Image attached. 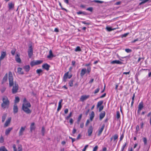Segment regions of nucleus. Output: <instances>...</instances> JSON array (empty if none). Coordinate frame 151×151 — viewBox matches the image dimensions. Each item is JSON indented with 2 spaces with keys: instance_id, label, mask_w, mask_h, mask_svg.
I'll use <instances>...</instances> for the list:
<instances>
[{
  "instance_id": "nucleus-1",
  "label": "nucleus",
  "mask_w": 151,
  "mask_h": 151,
  "mask_svg": "<svg viewBox=\"0 0 151 151\" xmlns=\"http://www.w3.org/2000/svg\"><path fill=\"white\" fill-rule=\"evenodd\" d=\"M9 87H11L13 86L12 89V93L13 94L16 93L17 92L18 89V85L16 82L14 83L12 74V72L11 71H9Z\"/></svg>"
},
{
  "instance_id": "nucleus-2",
  "label": "nucleus",
  "mask_w": 151,
  "mask_h": 151,
  "mask_svg": "<svg viewBox=\"0 0 151 151\" xmlns=\"http://www.w3.org/2000/svg\"><path fill=\"white\" fill-rule=\"evenodd\" d=\"M31 106L30 103L27 101L25 98H24L22 106V110L26 113L30 114L31 112V111L28 108L30 107Z\"/></svg>"
},
{
  "instance_id": "nucleus-3",
  "label": "nucleus",
  "mask_w": 151,
  "mask_h": 151,
  "mask_svg": "<svg viewBox=\"0 0 151 151\" xmlns=\"http://www.w3.org/2000/svg\"><path fill=\"white\" fill-rule=\"evenodd\" d=\"M3 103L1 104V107L3 109L8 108L10 102L8 98L6 96L3 97L2 98Z\"/></svg>"
},
{
  "instance_id": "nucleus-4",
  "label": "nucleus",
  "mask_w": 151,
  "mask_h": 151,
  "mask_svg": "<svg viewBox=\"0 0 151 151\" xmlns=\"http://www.w3.org/2000/svg\"><path fill=\"white\" fill-rule=\"evenodd\" d=\"M28 53L29 57V58H31L33 54V49L32 45L31 44L29 45Z\"/></svg>"
},
{
  "instance_id": "nucleus-5",
  "label": "nucleus",
  "mask_w": 151,
  "mask_h": 151,
  "mask_svg": "<svg viewBox=\"0 0 151 151\" xmlns=\"http://www.w3.org/2000/svg\"><path fill=\"white\" fill-rule=\"evenodd\" d=\"M144 107L143 102H141L139 103L138 105V109H137V113L139 114L140 112Z\"/></svg>"
},
{
  "instance_id": "nucleus-6",
  "label": "nucleus",
  "mask_w": 151,
  "mask_h": 151,
  "mask_svg": "<svg viewBox=\"0 0 151 151\" xmlns=\"http://www.w3.org/2000/svg\"><path fill=\"white\" fill-rule=\"evenodd\" d=\"M11 120V118L9 117L6 120L5 123L4 125V127L5 128L8 127L10 124Z\"/></svg>"
},
{
  "instance_id": "nucleus-7",
  "label": "nucleus",
  "mask_w": 151,
  "mask_h": 151,
  "mask_svg": "<svg viewBox=\"0 0 151 151\" xmlns=\"http://www.w3.org/2000/svg\"><path fill=\"white\" fill-rule=\"evenodd\" d=\"M25 126L24 127H21L19 132V136H22L23 134V132L25 130Z\"/></svg>"
},
{
  "instance_id": "nucleus-8",
  "label": "nucleus",
  "mask_w": 151,
  "mask_h": 151,
  "mask_svg": "<svg viewBox=\"0 0 151 151\" xmlns=\"http://www.w3.org/2000/svg\"><path fill=\"white\" fill-rule=\"evenodd\" d=\"M68 74H69V72H67L65 73L64 76H63V79L65 81V80H66L68 78L69 79H70L71 78V77L72 76V75H70L69 76H68Z\"/></svg>"
},
{
  "instance_id": "nucleus-9",
  "label": "nucleus",
  "mask_w": 151,
  "mask_h": 151,
  "mask_svg": "<svg viewBox=\"0 0 151 151\" xmlns=\"http://www.w3.org/2000/svg\"><path fill=\"white\" fill-rule=\"evenodd\" d=\"M93 131V128L92 126L89 127L87 130V133L88 136L91 135L92 132Z\"/></svg>"
},
{
  "instance_id": "nucleus-10",
  "label": "nucleus",
  "mask_w": 151,
  "mask_h": 151,
  "mask_svg": "<svg viewBox=\"0 0 151 151\" xmlns=\"http://www.w3.org/2000/svg\"><path fill=\"white\" fill-rule=\"evenodd\" d=\"M6 55V52H1V55L0 57V63H1V60L5 58Z\"/></svg>"
},
{
  "instance_id": "nucleus-11",
  "label": "nucleus",
  "mask_w": 151,
  "mask_h": 151,
  "mask_svg": "<svg viewBox=\"0 0 151 151\" xmlns=\"http://www.w3.org/2000/svg\"><path fill=\"white\" fill-rule=\"evenodd\" d=\"M13 129V127H9L6 129L5 134L6 136L8 135L10 133L11 131Z\"/></svg>"
},
{
  "instance_id": "nucleus-12",
  "label": "nucleus",
  "mask_w": 151,
  "mask_h": 151,
  "mask_svg": "<svg viewBox=\"0 0 151 151\" xmlns=\"http://www.w3.org/2000/svg\"><path fill=\"white\" fill-rule=\"evenodd\" d=\"M14 4L12 2H10L8 4V7L9 10H10L14 8Z\"/></svg>"
},
{
  "instance_id": "nucleus-13",
  "label": "nucleus",
  "mask_w": 151,
  "mask_h": 151,
  "mask_svg": "<svg viewBox=\"0 0 151 151\" xmlns=\"http://www.w3.org/2000/svg\"><path fill=\"white\" fill-rule=\"evenodd\" d=\"M55 56L53 55L52 50H50L49 51V54L47 56V58L48 59H51Z\"/></svg>"
},
{
  "instance_id": "nucleus-14",
  "label": "nucleus",
  "mask_w": 151,
  "mask_h": 151,
  "mask_svg": "<svg viewBox=\"0 0 151 151\" xmlns=\"http://www.w3.org/2000/svg\"><path fill=\"white\" fill-rule=\"evenodd\" d=\"M105 127V124H103L102 125L101 127V128L100 129H99V131H98V136H99L102 133V131L104 130V128Z\"/></svg>"
},
{
  "instance_id": "nucleus-15",
  "label": "nucleus",
  "mask_w": 151,
  "mask_h": 151,
  "mask_svg": "<svg viewBox=\"0 0 151 151\" xmlns=\"http://www.w3.org/2000/svg\"><path fill=\"white\" fill-rule=\"evenodd\" d=\"M50 67V65L47 63L44 64L42 65V68L47 70H49Z\"/></svg>"
},
{
  "instance_id": "nucleus-16",
  "label": "nucleus",
  "mask_w": 151,
  "mask_h": 151,
  "mask_svg": "<svg viewBox=\"0 0 151 151\" xmlns=\"http://www.w3.org/2000/svg\"><path fill=\"white\" fill-rule=\"evenodd\" d=\"M18 109L17 105L16 104H14L13 107V112L14 114L18 112Z\"/></svg>"
},
{
  "instance_id": "nucleus-17",
  "label": "nucleus",
  "mask_w": 151,
  "mask_h": 151,
  "mask_svg": "<svg viewBox=\"0 0 151 151\" xmlns=\"http://www.w3.org/2000/svg\"><path fill=\"white\" fill-rule=\"evenodd\" d=\"M111 63L113 64L115 63L118 64H122L123 63L122 62H120V61L118 60H114L112 61L111 62Z\"/></svg>"
},
{
  "instance_id": "nucleus-18",
  "label": "nucleus",
  "mask_w": 151,
  "mask_h": 151,
  "mask_svg": "<svg viewBox=\"0 0 151 151\" xmlns=\"http://www.w3.org/2000/svg\"><path fill=\"white\" fill-rule=\"evenodd\" d=\"M63 101V99H61L60 101H59V103H58V107L57 108V111H59L60 110V109L62 107V105H61V103Z\"/></svg>"
},
{
  "instance_id": "nucleus-19",
  "label": "nucleus",
  "mask_w": 151,
  "mask_h": 151,
  "mask_svg": "<svg viewBox=\"0 0 151 151\" xmlns=\"http://www.w3.org/2000/svg\"><path fill=\"white\" fill-rule=\"evenodd\" d=\"M105 111H103L99 115V118L100 120H101L104 117L105 115Z\"/></svg>"
},
{
  "instance_id": "nucleus-20",
  "label": "nucleus",
  "mask_w": 151,
  "mask_h": 151,
  "mask_svg": "<svg viewBox=\"0 0 151 151\" xmlns=\"http://www.w3.org/2000/svg\"><path fill=\"white\" fill-rule=\"evenodd\" d=\"M15 60L18 63H20L21 62V60L19 58V54H17L16 56Z\"/></svg>"
},
{
  "instance_id": "nucleus-21",
  "label": "nucleus",
  "mask_w": 151,
  "mask_h": 151,
  "mask_svg": "<svg viewBox=\"0 0 151 151\" xmlns=\"http://www.w3.org/2000/svg\"><path fill=\"white\" fill-rule=\"evenodd\" d=\"M8 77V75L7 73H6L1 83L2 84L4 83L7 80Z\"/></svg>"
},
{
  "instance_id": "nucleus-22",
  "label": "nucleus",
  "mask_w": 151,
  "mask_h": 151,
  "mask_svg": "<svg viewBox=\"0 0 151 151\" xmlns=\"http://www.w3.org/2000/svg\"><path fill=\"white\" fill-rule=\"evenodd\" d=\"M89 64H86V66H87V70L86 69V73L87 72L88 73H89L90 72L91 70V68L89 66Z\"/></svg>"
},
{
  "instance_id": "nucleus-23",
  "label": "nucleus",
  "mask_w": 151,
  "mask_h": 151,
  "mask_svg": "<svg viewBox=\"0 0 151 151\" xmlns=\"http://www.w3.org/2000/svg\"><path fill=\"white\" fill-rule=\"evenodd\" d=\"M23 68L25 70L26 72H28L30 68V67L29 65H26L24 66L23 67Z\"/></svg>"
},
{
  "instance_id": "nucleus-24",
  "label": "nucleus",
  "mask_w": 151,
  "mask_h": 151,
  "mask_svg": "<svg viewBox=\"0 0 151 151\" xmlns=\"http://www.w3.org/2000/svg\"><path fill=\"white\" fill-rule=\"evenodd\" d=\"M95 115L93 111H92L91 114H90V120L91 121H92Z\"/></svg>"
},
{
  "instance_id": "nucleus-25",
  "label": "nucleus",
  "mask_w": 151,
  "mask_h": 151,
  "mask_svg": "<svg viewBox=\"0 0 151 151\" xmlns=\"http://www.w3.org/2000/svg\"><path fill=\"white\" fill-rule=\"evenodd\" d=\"M35 123H32L30 126V131L32 132V130L35 129Z\"/></svg>"
},
{
  "instance_id": "nucleus-26",
  "label": "nucleus",
  "mask_w": 151,
  "mask_h": 151,
  "mask_svg": "<svg viewBox=\"0 0 151 151\" xmlns=\"http://www.w3.org/2000/svg\"><path fill=\"white\" fill-rule=\"evenodd\" d=\"M85 74V68H83L82 69L80 73L81 76V78H83L84 75Z\"/></svg>"
},
{
  "instance_id": "nucleus-27",
  "label": "nucleus",
  "mask_w": 151,
  "mask_h": 151,
  "mask_svg": "<svg viewBox=\"0 0 151 151\" xmlns=\"http://www.w3.org/2000/svg\"><path fill=\"white\" fill-rule=\"evenodd\" d=\"M17 72L19 74H24V72L22 70V68H17Z\"/></svg>"
},
{
  "instance_id": "nucleus-28",
  "label": "nucleus",
  "mask_w": 151,
  "mask_h": 151,
  "mask_svg": "<svg viewBox=\"0 0 151 151\" xmlns=\"http://www.w3.org/2000/svg\"><path fill=\"white\" fill-rule=\"evenodd\" d=\"M149 0H140L141 1V2L139 3V5H141L143 4H144L145 3L147 2Z\"/></svg>"
},
{
  "instance_id": "nucleus-29",
  "label": "nucleus",
  "mask_w": 151,
  "mask_h": 151,
  "mask_svg": "<svg viewBox=\"0 0 151 151\" xmlns=\"http://www.w3.org/2000/svg\"><path fill=\"white\" fill-rule=\"evenodd\" d=\"M103 101H101L98 102L97 104V108H98V107L100 106H101V105L103 104Z\"/></svg>"
},
{
  "instance_id": "nucleus-30",
  "label": "nucleus",
  "mask_w": 151,
  "mask_h": 151,
  "mask_svg": "<svg viewBox=\"0 0 151 151\" xmlns=\"http://www.w3.org/2000/svg\"><path fill=\"white\" fill-rule=\"evenodd\" d=\"M0 151H8L4 146H2L0 147Z\"/></svg>"
},
{
  "instance_id": "nucleus-31",
  "label": "nucleus",
  "mask_w": 151,
  "mask_h": 151,
  "mask_svg": "<svg viewBox=\"0 0 151 151\" xmlns=\"http://www.w3.org/2000/svg\"><path fill=\"white\" fill-rule=\"evenodd\" d=\"M19 101V98L18 97H16L15 98V100L14 101V104L18 103Z\"/></svg>"
},
{
  "instance_id": "nucleus-32",
  "label": "nucleus",
  "mask_w": 151,
  "mask_h": 151,
  "mask_svg": "<svg viewBox=\"0 0 151 151\" xmlns=\"http://www.w3.org/2000/svg\"><path fill=\"white\" fill-rule=\"evenodd\" d=\"M6 114H4L2 117V122H4L6 118Z\"/></svg>"
},
{
  "instance_id": "nucleus-33",
  "label": "nucleus",
  "mask_w": 151,
  "mask_h": 151,
  "mask_svg": "<svg viewBox=\"0 0 151 151\" xmlns=\"http://www.w3.org/2000/svg\"><path fill=\"white\" fill-rule=\"evenodd\" d=\"M118 137V134H116L114 135L113 136V139L114 141H116V139H117Z\"/></svg>"
},
{
  "instance_id": "nucleus-34",
  "label": "nucleus",
  "mask_w": 151,
  "mask_h": 151,
  "mask_svg": "<svg viewBox=\"0 0 151 151\" xmlns=\"http://www.w3.org/2000/svg\"><path fill=\"white\" fill-rule=\"evenodd\" d=\"M45 129L44 127H42V128L41 133L42 135L43 136H44L45 133Z\"/></svg>"
},
{
  "instance_id": "nucleus-35",
  "label": "nucleus",
  "mask_w": 151,
  "mask_h": 151,
  "mask_svg": "<svg viewBox=\"0 0 151 151\" xmlns=\"http://www.w3.org/2000/svg\"><path fill=\"white\" fill-rule=\"evenodd\" d=\"M120 118V113L119 111H116V118L117 119H119Z\"/></svg>"
},
{
  "instance_id": "nucleus-36",
  "label": "nucleus",
  "mask_w": 151,
  "mask_h": 151,
  "mask_svg": "<svg viewBox=\"0 0 151 151\" xmlns=\"http://www.w3.org/2000/svg\"><path fill=\"white\" fill-rule=\"evenodd\" d=\"M30 65L32 66L37 65L36 61H33L30 63Z\"/></svg>"
},
{
  "instance_id": "nucleus-37",
  "label": "nucleus",
  "mask_w": 151,
  "mask_h": 151,
  "mask_svg": "<svg viewBox=\"0 0 151 151\" xmlns=\"http://www.w3.org/2000/svg\"><path fill=\"white\" fill-rule=\"evenodd\" d=\"M82 114H81L79 116L78 118V120H77V123L79 124V122H80L81 119V118H82Z\"/></svg>"
},
{
  "instance_id": "nucleus-38",
  "label": "nucleus",
  "mask_w": 151,
  "mask_h": 151,
  "mask_svg": "<svg viewBox=\"0 0 151 151\" xmlns=\"http://www.w3.org/2000/svg\"><path fill=\"white\" fill-rule=\"evenodd\" d=\"M106 29L107 30L109 31V32H110V31H111L112 30H114V29H115V28H114V29H112V28H111V27H107L106 28Z\"/></svg>"
},
{
  "instance_id": "nucleus-39",
  "label": "nucleus",
  "mask_w": 151,
  "mask_h": 151,
  "mask_svg": "<svg viewBox=\"0 0 151 151\" xmlns=\"http://www.w3.org/2000/svg\"><path fill=\"white\" fill-rule=\"evenodd\" d=\"M73 80H71L69 82V85L70 87H72L73 86Z\"/></svg>"
},
{
  "instance_id": "nucleus-40",
  "label": "nucleus",
  "mask_w": 151,
  "mask_h": 151,
  "mask_svg": "<svg viewBox=\"0 0 151 151\" xmlns=\"http://www.w3.org/2000/svg\"><path fill=\"white\" fill-rule=\"evenodd\" d=\"M72 113L71 112H70L69 115L65 117L66 119L68 120V119H69L70 117L72 115Z\"/></svg>"
},
{
  "instance_id": "nucleus-41",
  "label": "nucleus",
  "mask_w": 151,
  "mask_h": 151,
  "mask_svg": "<svg viewBox=\"0 0 151 151\" xmlns=\"http://www.w3.org/2000/svg\"><path fill=\"white\" fill-rule=\"evenodd\" d=\"M6 89V88L5 87H2L0 90L1 92L2 93H4Z\"/></svg>"
},
{
  "instance_id": "nucleus-42",
  "label": "nucleus",
  "mask_w": 151,
  "mask_h": 151,
  "mask_svg": "<svg viewBox=\"0 0 151 151\" xmlns=\"http://www.w3.org/2000/svg\"><path fill=\"white\" fill-rule=\"evenodd\" d=\"M81 101H83L85 100V96L83 95L82 96L80 99Z\"/></svg>"
},
{
  "instance_id": "nucleus-43",
  "label": "nucleus",
  "mask_w": 151,
  "mask_h": 151,
  "mask_svg": "<svg viewBox=\"0 0 151 151\" xmlns=\"http://www.w3.org/2000/svg\"><path fill=\"white\" fill-rule=\"evenodd\" d=\"M42 72V70L41 69H37L36 70V72L37 73L39 74V76H40V74Z\"/></svg>"
},
{
  "instance_id": "nucleus-44",
  "label": "nucleus",
  "mask_w": 151,
  "mask_h": 151,
  "mask_svg": "<svg viewBox=\"0 0 151 151\" xmlns=\"http://www.w3.org/2000/svg\"><path fill=\"white\" fill-rule=\"evenodd\" d=\"M16 50L14 48L12 49L11 50V53L13 55H14Z\"/></svg>"
},
{
  "instance_id": "nucleus-45",
  "label": "nucleus",
  "mask_w": 151,
  "mask_h": 151,
  "mask_svg": "<svg viewBox=\"0 0 151 151\" xmlns=\"http://www.w3.org/2000/svg\"><path fill=\"white\" fill-rule=\"evenodd\" d=\"M75 50L76 52L79 51L81 50V49L79 46H77L75 49Z\"/></svg>"
},
{
  "instance_id": "nucleus-46",
  "label": "nucleus",
  "mask_w": 151,
  "mask_h": 151,
  "mask_svg": "<svg viewBox=\"0 0 151 151\" xmlns=\"http://www.w3.org/2000/svg\"><path fill=\"white\" fill-rule=\"evenodd\" d=\"M143 142L145 145H146L147 142V139L146 137H143Z\"/></svg>"
},
{
  "instance_id": "nucleus-47",
  "label": "nucleus",
  "mask_w": 151,
  "mask_h": 151,
  "mask_svg": "<svg viewBox=\"0 0 151 151\" xmlns=\"http://www.w3.org/2000/svg\"><path fill=\"white\" fill-rule=\"evenodd\" d=\"M4 142V138L3 137L1 136L0 138V143H2Z\"/></svg>"
},
{
  "instance_id": "nucleus-48",
  "label": "nucleus",
  "mask_w": 151,
  "mask_h": 151,
  "mask_svg": "<svg viewBox=\"0 0 151 151\" xmlns=\"http://www.w3.org/2000/svg\"><path fill=\"white\" fill-rule=\"evenodd\" d=\"M37 65L40 64L42 62V60H38L36 61Z\"/></svg>"
},
{
  "instance_id": "nucleus-49",
  "label": "nucleus",
  "mask_w": 151,
  "mask_h": 151,
  "mask_svg": "<svg viewBox=\"0 0 151 151\" xmlns=\"http://www.w3.org/2000/svg\"><path fill=\"white\" fill-rule=\"evenodd\" d=\"M86 10H87L91 12H92L93 10V8L92 7H89L88 8H87Z\"/></svg>"
},
{
  "instance_id": "nucleus-50",
  "label": "nucleus",
  "mask_w": 151,
  "mask_h": 151,
  "mask_svg": "<svg viewBox=\"0 0 151 151\" xmlns=\"http://www.w3.org/2000/svg\"><path fill=\"white\" fill-rule=\"evenodd\" d=\"M104 108L103 106H100L99 107V111H101Z\"/></svg>"
},
{
  "instance_id": "nucleus-51",
  "label": "nucleus",
  "mask_w": 151,
  "mask_h": 151,
  "mask_svg": "<svg viewBox=\"0 0 151 151\" xmlns=\"http://www.w3.org/2000/svg\"><path fill=\"white\" fill-rule=\"evenodd\" d=\"M100 90V88H97V89H96V90H95L94 91V93L96 94V93H97L99 91V90Z\"/></svg>"
},
{
  "instance_id": "nucleus-52",
  "label": "nucleus",
  "mask_w": 151,
  "mask_h": 151,
  "mask_svg": "<svg viewBox=\"0 0 151 151\" xmlns=\"http://www.w3.org/2000/svg\"><path fill=\"white\" fill-rule=\"evenodd\" d=\"M125 51L126 52H128V53H129V52H132L131 50L129 49V48H127V49H125Z\"/></svg>"
},
{
  "instance_id": "nucleus-53",
  "label": "nucleus",
  "mask_w": 151,
  "mask_h": 151,
  "mask_svg": "<svg viewBox=\"0 0 151 151\" xmlns=\"http://www.w3.org/2000/svg\"><path fill=\"white\" fill-rule=\"evenodd\" d=\"M94 2L99 3H103L104 2L103 1H98V0H95Z\"/></svg>"
},
{
  "instance_id": "nucleus-54",
  "label": "nucleus",
  "mask_w": 151,
  "mask_h": 151,
  "mask_svg": "<svg viewBox=\"0 0 151 151\" xmlns=\"http://www.w3.org/2000/svg\"><path fill=\"white\" fill-rule=\"evenodd\" d=\"M98 149V146H97V145H96V146L94 147L93 150V151H96V150H97Z\"/></svg>"
},
{
  "instance_id": "nucleus-55",
  "label": "nucleus",
  "mask_w": 151,
  "mask_h": 151,
  "mask_svg": "<svg viewBox=\"0 0 151 151\" xmlns=\"http://www.w3.org/2000/svg\"><path fill=\"white\" fill-rule=\"evenodd\" d=\"M139 126L137 125L136 127V130L137 132L139 130Z\"/></svg>"
},
{
  "instance_id": "nucleus-56",
  "label": "nucleus",
  "mask_w": 151,
  "mask_h": 151,
  "mask_svg": "<svg viewBox=\"0 0 151 151\" xmlns=\"http://www.w3.org/2000/svg\"><path fill=\"white\" fill-rule=\"evenodd\" d=\"M124 137V134H122V135H121L120 137V141H121L122 139Z\"/></svg>"
},
{
  "instance_id": "nucleus-57",
  "label": "nucleus",
  "mask_w": 151,
  "mask_h": 151,
  "mask_svg": "<svg viewBox=\"0 0 151 151\" xmlns=\"http://www.w3.org/2000/svg\"><path fill=\"white\" fill-rule=\"evenodd\" d=\"M126 144H127V143H126L125 144H124L123 145V147H122V151H123L124 149V147H125V146H126Z\"/></svg>"
},
{
  "instance_id": "nucleus-58",
  "label": "nucleus",
  "mask_w": 151,
  "mask_h": 151,
  "mask_svg": "<svg viewBox=\"0 0 151 151\" xmlns=\"http://www.w3.org/2000/svg\"><path fill=\"white\" fill-rule=\"evenodd\" d=\"M129 33H126L125 34H124L122 35V37H126L128 35Z\"/></svg>"
},
{
  "instance_id": "nucleus-59",
  "label": "nucleus",
  "mask_w": 151,
  "mask_h": 151,
  "mask_svg": "<svg viewBox=\"0 0 151 151\" xmlns=\"http://www.w3.org/2000/svg\"><path fill=\"white\" fill-rule=\"evenodd\" d=\"M106 93H104L103 94V95H102L100 97L101 98H102L105 97V96H106Z\"/></svg>"
},
{
  "instance_id": "nucleus-60",
  "label": "nucleus",
  "mask_w": 151,
  "mask_h": 151,
  "mask_svg": "<svg viewBox=\"0 0 151 151\" xmlns=\"http://www.w3.org/2000/svg\"><path fill=\"white\" fill-rule=\"evenodd\" d=\"M68 111V109H66L64 110V112L65 114H67Z\"/></svg>"
},
{
  "instance_id": "nucleus-61",
  "label": "nucleus",
  "mask_w": 151,
  "mask_h": 151,
  "mask_svg": "<svg viewBox=\"0 0 151 151\" xmlns=\"http://www.w3.org/2000/svg\"><path fill=\"white\" fill-rule=\"evenodd\" d=\"M77 14H84V12H82L81 11H79L77 12Z\"/></svg>"
},
{
  "instance_id": "nucleus-62",
  "label": "nucleus",
  "mask_w": 151,
  "mask_h": 151,
  "mask_svg": "<svg viewBox=\"0 0 151 151\" xmlns=\"http://www.w3.org/2000/svg\"><path fill=\"white\" fill-rule=\"evenodd\" d=\"M80 127L81 128H83L84 127V123H82L80 124Z\"/></svg>"
},
{
  "instance_id": "nucleus-63",
  "label": "nucleus",
  "mask_w": 151,
  "mask_h": 151,
  "mask_svg": "<svg viewBox=\"0 0 151 151\" xmlns=\"http://www.w3.org/2000/svg\"><path fill=\"white\" fill-rule=\"evenodd\" d=\"M69 122H70V124H72L73 123V119L72 118H71Z\"/></svg>"
},
{
  "instance_id": "nucleus-64",
  "label": "nucleus",
  "mask_w": 151,
  "mask_h": 151,
  "mask_svg": "<svg viewBox=\"0 0 151 151\" xmlns=\"http://www.w3.org/2000/svg\"><path fill=\"white\" fill-rule=\"evenodd\" d=\"M18 149V151H22V148L21 146H19Z\"/></svg>"
}]
</instances>
